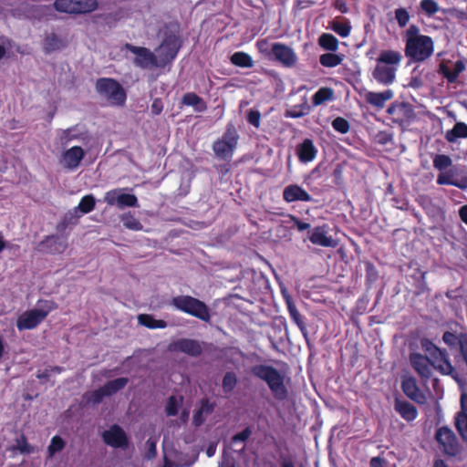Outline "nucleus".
<instances>
[{
  "label": "nucleus",
  "instance_id": "1",
  "mask_svg": "<svg viewBox=\"0 0 467 467\" xmlns=\"http://www.w3.org/2000/svg\"><path fill=\"white\" fill-rule=\"evenodd\" d=\"M405 56L414 63L423 62L428 59L434 51L432 38L420 34V28L416 25H410L404 35Z\"/></svg>",
  "mask_w": 467,
  "mask_h": 467
},
{
  "label": "nucleus",
  "instance_id": "2",
  "mask_svg": "<svg viewBox=\"0 0 467 467\" xmlns=\"http://www.w3.org/2000/svg\"><path fill=\"white\" fill-rule=\"evenodd\" d=\"M402 58L403 56L400 51L394 49L381 50L372 71L373 78L379 84L391 85L396 79V74Z\"/></svg>",
  "mask_w": 467,
  "mask_h": 467
},
{
  "label": "nucleus",
  "instance_id": "3",
  "mask_svg": "<svg viewBox=\"0 0 467 467\" xmlns=\"http://www.w3.org/2000/svg\"><path fill=\"white\" fill-rule=\"evenodd\" d=\"M251 374L266 383L273 397L278 401L288 398V389L285 384V376L275 367L265 364H257L250 368Z\"/></svg>",
  "mask_w": 467,
  "mask_h": 467
},
{
  "label": "nucleus",
  "instance_id": "4",
  "mask_svg": "<svg viewBox=\"0 0 467 467\" xmlns=\"http://www.w3.org/2000/svg\"><path fill=\"white\" fill-rule=\"evenodd\" d=\"M420 346L422 350L432 358V368L441 375L451 376L459 382V373L452 366L446 349L437 347L431 339L426 337L420 340Z\"/></svg>",
  "mask_w": 467,
  "mask_h": 467
},
{
  "label": "nucleus",
  "instance_id": "5",
  "mask_svg": "<svg viewBox=\"0 0 467 467\" xmlns=\"http://www.w3.org/2000/svg\"><path fill=\"white\" fill-rule=\"evenodd\" d=\"M38 308L30 309L20 315L16 321L19 331L31 330L37 327L58 306L53 300H38Z\"/></svg>",
  "mask_w": 467,
  "mask_h": 467
},
{
  "label": "nucleus",
  "instance_id": "6",
  "mask_svg": "<svg viewBox=\"0 0 467 467\" xmlns=\"http://www.w3.org/2000/svg\"><path fill=\"white\" fill-rule=\"evenodd\" d=\"M171 305L177 310L208 322L211 318L207 305L192 296H177L172 297Z\"/></svg>",
  "mask_w": 467,
  "mask_h": 467
},
{
  "label": "nucleus",
  "instance_id": "7",
  "mask_svg": "<svg viewBox=\"0 0 467 467\" xmlns=\"http://www.w3.org/2000/svg\"><path fill=\"white\" fill-rule=\"evenodd\" d=\"M238 140L239 134L236 128L234 123L229 122L222 138L213 142V150L218 158L230 161L237 148Z\"/></svg>",
  "mask_w": 467,
  "mask_h": 467
},
{
  "label": "nucleus",
  "instance_id": "8",
  "mask_svg": "<svg viewBox=\"0 0 467 467\" xmlns=\"http://www.w3.org/2000/svg\"><path fill=\"white\" fill-rule=\"evenodd\" d=\"M434 439L441 452L448 456L456 458L462 454L463 448L454 431L448 426H441L436 429Z\"/></svg>",
  "mask_w": 467,
  "mask_h": 467
},
{
  "label": "nucleus",
  "instance_id": "9",
  "mask_svg": "<svg viewBox=\"0 0 467 467\" xmlns=\"http://www.w3.org/2000/svg\"><path fill=\"white\" fill-rule=\"evenodd\" d=\"M97 92L105 97L112 104L122 105L126 100V92L122 86L115 79L101 78L96 81Z\"/></svg>",
  "mask_w": 467,
  "mask_h": 467
},
{
  "label": "nucleus",
  "instance_id": "10",
  "mask_svg": "<svg viewBox=\"0 0 467 467\" xmlns=\"http://www.w3.org/2000/svg\"><path fill=\"white\" fill-rule=\"evenodd\" d=\"M391 121L402 129L409 126L416 118L413 106L406 101L392 102L387 109Z\"/></svg>",
  "mask_w": 467,
  "mask_h": 467
},
{
  "label": "nucleus",
  "instance_id": "11",
  "mask_svg": "<svg viewBox=\"0 0 467 467\" xmlns=\"http://www.w3.org/2000/svg\"><path fill=\"white\" fill-rule=\"evenodd\" d=\"M180 47L179 36L172 32L165 33L162 42L155 49L162 67L176 57Z\"/></svg>",
  "mask_w": 467,
  "mask_h": 467
},
{
  "label": "nucleus",
  "instance_id": "12",
  "mask_svg": "<svg viewBox=\"0 0 467 467\" xmlns=\"http://www.w3.org/2000/svg\"><path fill=\"white\" fill-rule=\"evenodd\" d=\"M97 6V0H55L54 2L57 11L67 14H87L94 11Z\"/></svg>",
  "mask_w": 467,
  "mask_h": 467
},
{
  "label": "nucleus",
  "instance_id": "13",
  "mask_svg": "<svg viewBox=\"0 0 467 467\" xmlns=\"http://www.w3.org/2000/svg\"><path fill=\"white\" fill-rule=\"evenodd\" d=\"M124 48L136 56L134 64L140 68L150 67H162L158 56L144 47H137L130 43H126Z\"/></svg>",
  "mask_w": 467,
  "mask_h": 467
},
{
  "label": "nucleus",
  "instance_id": "14",
  "mask_svg": "<svg viewBox=\"0 0 467 467\" xmlns=\"http://www.w3.org/2000/svg\"><path fill=\"white\" fill-rule=\"evenodd\" d=\"M270 54L271 58L279 62L285 67H293L297 62V56L293 48L283 43H273Z\"/></svg>",
  "mask_w": 467,
  "mask_h": 467
},
{
  "label": "nucleus",
  "instance_id": "15",
  "mask_svg": "<svg viewBox=\"0 0 467 467\" xmlns=\"http://www.w3.org/2000/svg\"><path fill=\"white\" fill-rule=\"evenodd\" d=\"M103 441L116 449H127L129 446V439L124 430L114 424L102 433Z\"/></svg>",
  "mask_w": 467,
  "mask_h": 467
},
{
  "label": "nucleus",
  "instance_id": "16",
  "mask_svg": "<svg viewBox=\"0 0 467 467\" xmlns=\"http://www.w3.org/2000/svg\"><path fill=\"white\" fill-rule=\"evenodd\" d=\"M442 341L451 349H458L467 366V332L461 331L457 333L452 331H445L442 335Z\"/></svg>",
  "mask_w": 467,
  "mask_h": 467
},
{
  "label": "nucleus",
  "instance_id": "17",
  "mask_svg": "<svg viewBox=\"0 0 467 467\" xmlns=\"http://www.w3.org/2000/svg\"><path fill=\"white\" fill-rule=\"evenodd\" d=\"M67 236L52 234L40 242L39 250L50 254H60L67 250Z\"/></svg>",
  "mask_w": 467,
  "mask_h": 467
},
{
  "label": "nucleus",
  "instance_id": "18",
  "mask_svg": "<svg viewBox=\"0 0 467 467\" xmlns=\"http://www.w3.org/2000/svg\"><path fill=\"white\" fill-rule=\"evenodd\" d=\"M432 358L420 353H411L410 362L414 370L423 379H429L431 376Z\"/></svg>",
  "mask_w": 467,
  "mask_h": 467
},
{
  "label": "nucleus",
  "instance_id": "19",
  "mask_svg": "<svg viewBox=\"0 0 467 467\" xmlns=\"http://www.w3.org/2000/svg\"><path fill=\"white\" fill-rule=\"evenodd\" d=\"M401 389L410 400L421 405L426 403V396L420 390L417 381L413 377L402 379Z\"/></svg>",
  "mask_w": 467,
  "mask_h": 467
},
{
  "label": "nucleus",
  "instance_id": "20",
  "mask_svg": "<svg viewBox=\"0 0 467 467\" xmlns=\"http://www.w3.org/2000/svg\"><path fill=\"white\" fill-rule=\"evenodd\" d=\"M85 157V150L80 146H73L62 154V162L67 170L77 169Z\"/></svg>",
  "mask_w": 467,
  "mask_h": 467
},
{
  "label": "nucleus",
  "instance_id": "21",
  "mask_svg": "<svg viewBox=\"0 0 467 467\" xmlns=\"http://www.w3.org/2000/svg\"><path fill=\"white\" fill-rule=\"evenodd\" d=\"M296 154L301 163H308L316 159L317 149L313 140L306 138L301 143L297 144Z\"/></svg>",
  "mask_w": 467,
  "mask_h": 467
},
{
  "label": "nucleus",
  "instance_id": "22",
  "mask_svg": "<svg viewBox=\"0 0 467 467\" xmlns=\"http://www.w3.org/2000/svg\"><path fill=\"white\" fill-rule=\"evenodd\" d=\"M283 199L286 202H311L312 196L301 186L289 184L283 191Z\"/></svg>",
  "mask_w": 467,
  "mask_h": 467
},
{
  "label": "nucleus",
  "instance_id": "23",
  "mask_svg": "<svg viewBox=\"0 0 467 467\" xmlns=\"http://www.w3.org/2000/svg\"><path fill=\"white\" fill-rule=\"evenodd\" d=\"M394 410L404 420L409 423L414 421L419 415V411L413 404L398 398H396L394 400Z\"/></svg>",
  "mask_w": 467,
  "mask_h": 467
},
{
  "label": "nucleus",
  "instance_id": "24",
  "mask_svg": "<svg viewBox=\"0 0 467 467\" xmlns=\"http://www.w3.org/2000/svg\"><path fill=\"white\" fill-rule=\"evenodd\" d=\"M174 347L176 350L194 358L199 357L202 353V347L201 343L195 339H179L174 343Z\"/></svg>",
  "mask_w": 467,
  "mask_h": 467
},
{
  "label": "nucleus",
  "instance_id": "25",
  "mask_svg": "<svg viewBox=\"0 0 467 467\" xmlns=\"http://www.w3.org/2000/svg\"><path fill=\"white\" fill-rule=\"evenodd\" d=\"M308 239L313 244L322 247H333L335 245L332 236L327 235L326 225L315 227Z\"/></svg>",
  "mask_w": 467,
  "mask_h": 467
},
{
  "label": "nucleus",
  "instance_id": "26",
  "mask_svg": "<svg viewBox=\"0 0 467 467\" xmlns=\"http://www.w3.org/2000/svg\"><path fill=\"white\" fill-rule=\"evenodd\" d=\"M465 64L462 60H457L453 68L451 69L445 64H440L439 72L447 79L449 83H455L458 79V77L461 73L465 70Z\"/></svg>",
  "mask_w": 467,
  "mask_h": 467
},
{
  "label": "nucleus",
  "instance_id": "27",
  "mask_svg": "<svg viewBox=\"0 0 467 467\" xmlns=\"http://www.w3.org/2000/svg\"><path fill=\"white\" fill-rule=\"evenodd\" d=\"M393 97V91L391 89H387L383 92H368L366 95V101L379 109L384 107L385 103L391 99Z\"/></svg>",
  "mask_w": 467,
  "mask_h": 467
},
{
  "label": "nucleus",
  "instance_id": "28",
  "mask_svg": "<svg viewBox=\"0 0 467 467\" xmlns=\"http://www.w3.org/2000/svg\"><path fill=\"white\" fill-rule=\"evenodd\" d=\"M67 45V43L66 40L59 37L55 33H50L45 36L43 48L45 53L49 54L66 47Z\"/></svg>",
  "mask_w": 467,
  "mask_h": 467
},
{
  "label": "nucleus",
  "instance_id": "29",
  "mask_svg": "<svg viewBox=\"0 0 467 467\" xmlns=\"http://www.w3.org/2000/svg\"><path fill=\"white\" fill-rule=\"evenodd\" d=\"M182 103L185 106H192L197 112H203L207 109L206 102L194 92H187L182 96Z\"/></svg>",
  "mask_w": 467,
  "mask_h": 467
},
{
  "label": "nucleus",
  "instance_id": "30",
  "mask_svg": "<svg viewBox=\"0 0 467 467\" xmlns=\"http://www.w3.org/2000/svg\"><path fill=\"white\" fill-rule=\"evenodd\" d=\"M444 137L450 143L455 142L458 139H466L467 124L462 121H457L452 129L446 131Z\"/></svg>",
  "mask_w": 467,
  "mask_h": 467
},
{
  "label": "nucleus",
  "instance_id": "31",
  "mask_svg": "<svg viewBox=\"0 0 467 467\" xmlns=\"http://www.w3.org/2000/svg\"><path fill=\"white\" fill-rule=\"evenodd\" d=\"M310 110L311 107L308 105L306 99L304 98L301 104L294 105L290 109H286L285 116L291 119H298L308 115Z\"/></svg>",
  "mask_w": 467,
  "mask_h": 467
},
{
  "label": "nucleus",
  "instance_id": "32",
  "mask_svg": "<svg viewBox=\"0 0 467 467\" xmlns=\"http://www.w3.org/2000/svg\"><path fill=\"white\" fill-rule=\"evenodd\" d=\"M231 63L236 67L250 68L254 67V60L252 57L243 51L234 53L230 57Z\"/></svg>",
  "mask_w": 467,
  "mask_h": 467
},
{
  "label": "nucleus",
  "instance_id": "33",
  "mask_svg": "<svg viewBox=\"0 0 467 467\" xmlns=\"http://www.w3.org/2000/svg\"><path fill=\"white\" fill-rule=\"evenodd\" d=\"M318 45L324 50L336 52L338 49V39L330 33H323L318 37Z\"/></svg>",
  "mask_w": 467,
  "mask_h": 467
},
{
  "label": "nucleus",
  "instance_id": "34",
  "mask_svg": "<svg viewBox=\"0 0 467 467\" xmlns=\"http://www.w3.org/2000/svg\"><path fill=\"white\" fill-rule=\"evenodd\" d=\"M334 98V90L328 87L320 88L312 97V104L315 107L332 100Z\"/></svg>",
  "mask_w": 467,
  "mask_h": 467
},
{
  "label": "nucleus",
  "instance_id": "35",
  "mask_svg": "<svg viewBox=\"0 0 467 467\" xmlns=\"http://www.w3.org/2000/svg\"><path fill=\"white\" fill-rule=\"evenodd\" d=\"M138 321L140 325L150 328H165L167 327V322L162 319H155L151 315L149 314H140L138 317Z\"/></svg>",
  "mask_w": 467,
  "mask_h": 467
},
{
  "label": "nucleus",
  "instance_id": "36",
  "mask_svg": "<svg viewBox=\"0 0 467 467\" xmlns=\"http://www.w3.org/2000/svg\"><path fill=\"white\" fill-rule=\"evenodd\" d=\"M129 383L128 378H118L113 380H109L103 385L104 390H106L108 396H112L118 391L123 389Z\"/></svg>",
  "mask_w": 467,
  "mask_h": 467
},
{
  "label": "nucleus",
  "instance_id": "37",
  "mask_svg": "<svg viewBox=\"0 0 467 467\" xmlns=\"http://www.w3.org/2000/svg\"><path fill=\"white\" fill-rule=\"evenodd\" d=\"M287 309L290 315L291 319L294 323L298 327V328L302 331L305 337H306V324L302 318L301 314L298 309L295 306V304L289 300H287Z\"/></svg>",
  "mask_w": 467,
  "mask_h": 467
},
{
  "label": "nucleus",
  "instance_id": "38",
  "mask_svg": "<svg viewBox=\"0 0 467 467\" xmlns=\"http://www.w3.org/2000/svg\"><path fill=\"white\" fill-rule=\"evenodd\" d=\"M342 57L334 52L322 54L319 57V63L325 67H335L342 63Z\"/></svg>",
  "mask_w": 467,
  "mask_h": 467
},
{
  "label": "nucleus",
  "instance_id": "39",
  "mask_svg": "<svg viewBox=\"0 0 467 467\" xmlns=\"http://www.w3.org/2000/svg\"><path fill=\"white\" fill-rule=\"evenodd\" d=\"M75 130H76L75 127H70L67 130H64L62 131V134L60 135L61 143L64 145H67L76 140H85V138H86L85 134L77 133V132H75Z\"/></svg>",
  "mask_w": 467,
  "mask_h": 467
},
{
  "label": "nucleus",
  "instance_id": "40",
  "mask_svg": "<svg viewBox=\"0 0 467 467\" xmlns=\"http://www.w3.org/2000/svg\"><path fill=\"white\" fill-rule=\"evenodd\" d=\"M454 426L462 441L467 444V415L454 416Z\"/></svg>",
  "mask_w": 467,
  "mask_h": 467
},
{
  "label": "nucleus",
  "instance_id": "41",
  "mask_svg": "<svg viewBox=\"0 0 467 467\" xmlns=\"http://www.w3.org/2000/svg\"><path fill=\"white\" fill-rule=\"evenodd\" d=\"M121 222L125 228L132 231L142 230L141 223L130 213H125L121 216Z\"/></svg>",
  "mask_w": 467,
  "mask_h": 467
},
{
  "label": "nucleus",
  "instance_id": "42",
  "mask_svg": "<svg viewBox=\"0 0 467 467\" xmlns=\"http://www.w3.org/2000/svg\"><path fill=\"white\" fill-rule=\"evenodd\" d=\"M117 205L119 208L124 207H137L138 204V199L134 194L130 193H120L117 197Z\"/></svg>",
  "mask_w": 467,
  "mask_h": 467
},
{
  "label": "nucleus",
  "instance_id": "43",
  "mask_svg": "<svg viewBox=\"0 0 467 467\" xmlns=\"http://www.w3.org/2000/svg\"><path fill=\"white\" fill-rule=\"evenodd\" d=\"M237 385V377L234 372H226L223 379V389L225 393L232 392Z\"/></svg>",
  "mask_w": 467,
  "mask_h": 467
},
{
  "label": "nucleus",
  "instance_id": "44",
  "mask_svg": "<svg viewBox=\"0 0 467 467\" xmlns=\"http://www.w3.org/2000/svg\"><path fill=\"white\" fill-rule=\"evenodd\" d=\"M452 165V161L446 154H436L433 158V167L439 171L448 169Z\"/></svg>",
  "mask_w": 467,
  "mask_h": 467
},
{
  "label": "nucleus",
  "instance_id": "45",
  "mask_svg": "<svg viewBox=\"0 0 467 467\" xmlns=\"http://www.w3.org/2000/svg\"><path fill=\"white\" fill-rule=\"evenodd\" d=\"M65 445L64 440L60 436L55 435L47 447L48 456L53 457L57 452L61 451L65 448Z\"/></svg>",
  "mask_w": 467,
  "mask_h": 467
},
{
  "label": "nucleus",
  "instance_id": "46",
  "mask_svg": "<svg viewBox=\"0 0 467 467\" xmlns=\"http://www.w3.org/2000/svg\"><path fill=\"white\" fill-rule=\"evenodd\" d=\"M96 205V200L93 195H85L81 198L78 208L83 213H88L92 212Z\"/></svg>",
  "mask_w": 467,
  "mask_h": 467
},
{
  "label": "nucleus",
  "instance_id": "47",
  "mask_svg": "<svg viewBox=\"0 0 467 467\" xmlns=\"http://www.w3.org/2000/svg\"><path fill=\"white\" fill-rule=\"evenodd\" d=\"M105 397H109L104 387H100L93 391L85 394V398L88 402L93 404H99Z\"/></svg>",
  "mask_w": 467,
  "mask_h": 467
},
{
  "label": "nucleus",
  "instance_id": "48",
  "mask_svg": "<svg viewBox=\"0 0 467 467\" xmlns=\"http://www.w3.org/2000/svg\"><path fill=\"white\" fill-rule=\"evenodd\" d=\"M332 128L340 134H347L350 130L349 122L343 117H337L332 120Z\"/></svg>",
  "mask_w": 467,
  "mask_h": 467
},
{
  "label": "nucleus",
  "instance_id": "49",
  "mask_svg": "<svg viewBox=\"0 0 467 467\" xmlns=\"http://www.w3.org/2000/svg\"><path fill=\"white\" fill-rule=\"evenodd\" d=\"M331 29L336 32L341 37H347L349 36L351 31V26L349 23H341L335 21L331 25Z\"/></svg>",
  "mask_w": 467,
  "mask_h": 467
},
{
  "label": "nucleus",
  "instance_id": "50",
  "mask_svg": "<svg viewBox=\"0 0 467 467\" xmlns=\"http://www.w3.org/2000/svg\"><path fill=\"white\" fill-rule=\"evenodd\" d=\"M420 8L429 16L435 15L439 11V5L434 0H421Z\"/></svg>",
  "mask_w": 467,
  "mask_h": 467
},
{
  "label": "nucleus",
  "instance_id": "51",
  "mask_svg": "<svg viewBox=\"0 0 467 467\" xmlns=\"http://www.w3.org/2000/svg\"><path fill=\"white\" fill-rule=\"evenodd\" d=\"M180 403L175 396H171L165 407L167 416H176L179 411Z\"/></svg>",
  "mask_w": 467,
  "mask_h": 467
},
{
  "label": "nucleus",
  "instance_id": "52",
  "mask_svg": "<svg viewBox=\"0 0 467 467\" xmlns=\"http://www.w3.org/2000/svg\"><path fill=\"white\" fill-rule=\"evenodd\" d=\"M410 17V14L405 8L400 7L395 10V18L400 27L406 26Z\"/></svg>",
  "mask_w": 467,
  "mask_h": 467
},
{
  "label": "nucleus",
  "instance_id": "53",
  "mask_svg": "<svg viewBox=\"0 0 467 467\" xmlns=\"http://www.w3.org/2000/svg\"><path fill=\"white\" fill-rule=\"evenodd\" d=\"M16 449L18 450L22 454H29L33 452V448L27 442V439L24 434H22L20 438L16 439Z\"/></svg>",
  "mask_w": 467,
  "mask_h": 467
},
{
  "label": "nucleus",
  "instance_id": "54",
  "mask_svg": "<svg viewBox=\"0 0 467 467\" xmlns=\"http://www.w3.org/2000/svg\"><path fill=\"white\" fill-rule=\"evenodd\" d=\"M251 434H252L251 428L246 427L241 432H238L232 437V443L234 445H235L238 442H245L249 439Z\"/></svg>",
  "mask_w": 467,
  "mask_h": 467
},
{
  "label": "nucleus",
  "instance_id": "55",
  "mask_svg": "<svg viewBox=\"0 0 467 467\" xmlns=\"http://www.w3.org/2000/svg\"><path fill=\"white\" fill-rule=\"evenodd\" d=\"M157 441L151 438L148 439L146 441L147 451L145 452V458L147 460L154 459L157 455L156 449Z\"/></svg>",
  "mask_w": 467,
  "mask_h": 467
},
{
  "label": "nucleus",
  "instance_id": "56",
  "mask_svg": "<svg viewBox=\"0 0 467 467\" xmlns=\"http://www.w3.org/2000/svg\"><path fill=\"white\" fill-rule=\"evenodd\" d=\"M215 402H210L207 398H202L200 400V407L198 410H202V412L205 415L212 414L215 409Z\"/></svg>",
  "mask_w": 467,
  "mask_h": 467
},
{
  "label": "nucleus",
  "instance_id": "57",
  "mask_svg": "<svg viewBox=\"0 0 467 467\" xmlns=\"http://www.w3.org/2000/svg\"><path fill=\"white\" fill-rule=\"evenodd\" d=\"M426 272L422 271L420 267H417L415 269V274L412 275L413 279L416 280L419 283V288H420L421 291L424 290L426 287Z\"/></svg>",
  "mask_w": 467,
  "mask_h": 467
},
{
  "label": "nucleus",
  "instance_id": "58",
  "mask_svg": "<svg viewBox=\"0 0 467 467\" xmlns=\"http://www.w3.org/2000/svg\"><path fill=\"white\" fill-rule=\"evenodd\" d=\"M290 221L293 223V226L296 227L299 232L308 230L310 223L301 221L298 217L293 214L288 215Z\"/></svg>",
  "mask_w": 467,
  "mask_h": 467
},
{
  "label": "nucleus",
  "instance_id": "59",
  "mask_svg": "<svg viewBox=\"0 0 467 467\" xmlns=\"http://www.w3.org/2000/svg\"><path fill=\"white\" fill-rule=\"evenodd\" d=\"M247 121L255 128H259L261 122V113L258 110L251 109L247 114Z\"/></svg>",
  "mask_w": 467,
  "mask_h": 467
},
{
  "label": "nucleus",
  "instance_id": "60",
  "mask_svg": "<svg viewBox=\"0 0 467 467\" xmlns=\"http://www.w3.org/2000/svg\"><path fill=\"white\" fill-rule=\"evenodd\" d=\"M454 181L453 175L451 172L446 173H440L437 177V184L438 185H451L453 186L452 182Z\"/></svg>",
  "mask_w": 467,
  "mask_h": 467
},
{
  "label": "nucleus",
  "instance_id": "61",
  "mask_svg": "<svg viewBox=\"0 0 467 467\" xmlns=\"http://www.w3.org/2000/svg\"><path fill=\"white\" fill-rule=\"evenodd\" d=\"M467 415V393L463 392L460 398V410L455 416H466Z\"/></svg>",
  "mask_w": 467,
  "mask_h": 467
},
{
  "label": "nucleus",
  "instance_id": "62",
  "mask_svg": "<svg viewBox=\"0 0 467 467\" xmlns=\"http://www.w3.org/2000/svg\"><path fill=\"white\" fill-rule=\"evenodd\" d=\"M462 292L463 290L462 287H457L455 289L448 290L445 293V296L450 300L458 301L460 298L462 297Z\"/></svg>",
  "mask_w": 467,
  "mask_h": 467
},
{
  "label": "nucleus",
  "instance_id": "63",
  "mask_svg": "<svg viewBox=\"0 0 467 467\" xmlns=\"http://www.w3.org/2000/svg\"><path fill=\"white\" fill-rule=\"evenodd\" d=\"M256 47H257L258 50L261 53H263L265 56L270 57V56H271V54H270L271 46L269 45V43H268V41L266 39L258 40L256 42Z\"/></svg>",
  "mask_w": 467,
  "mask_h": 467
},
{
  "label": "nucleus",
  "instance_id": "64",
  "mask_svg": "<svg viewBox=\"0 0 467 467\" xmlns=\"http://www.w3.org/2000/svg\"><path fill=\"white\" fill-rule=\"evenodd\" d=\"M369 467H389V462L385 458L376 456L370 459Z\"/></svg>",
  "mask_w": 467,
  "mask_h": 467
}]
</instances>
